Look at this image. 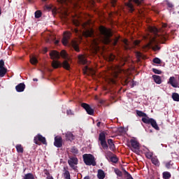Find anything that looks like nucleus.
<instances>
[{
    "label": "nucleus",
    "mask_w": 179,
    "mask_h": 179,
    "mask_svg": "<svg viewBox=\"0 0 179 179\" xmlns=\"http://www.w3.org/2000/svg\"><path fill=\"white\" fill-rule=\"evenodd\" d=\"M51 59H53L52 62V66L55 69H57L58 68H62V66L64 69H66V71H69L71 69V65L69 63L66 61L64 60L63 63L62 64L61 62L55 60V59H59V58H64V59H68V53H66V51L65 50H62L60 54L58 52L57 50H52L50 54H49Z\"/></svg>",
    "instance_id": "nucleus-1"
},
{
    "label": "nucleus",
    "mask_w": 179,
    "mask_h": 179,
    "mask_svg": "<svg viewBox=\"0 0 179 179\" xmlns=\"http://www.w3.org/2000/svg\"><path fill=\"white\" fill-rule=\"evenodd\" d=\"M99 38L103 44H111L114 46L118 44V41L120 40L119 37H116L115 39L111 40V37H113V31H111L110 29H108L107 27L101 25L99 27Z\"/></svg>",
    "instance_id": "nucleus-2"
},
{
    "label": "nucleus",
    "mask_w": 179,
    "mask_h": 179,
    "mask_svg": "<svg viewBox=\"0 0 179 179\" xmlns=\"http://www.w3.org/2000/svg\"><path fill=\"white\" fill-rule=\"evenodd\" d=\"M99 141L103 150H108V146L110 150L112 151L115 150V144H114V141L111 138L108 139V141H106V133L104 131H102L99 134Z\"/></svg>",
    "instance_id": "nucleus-3"
},
{
    "label": "nucleus",
    "mask_w": 179,
    "mask_h": 179,
    "mask_svg": "<svg viewBox=\"0 0 179 179\" xmlns=\"http://www.w3.org/2000/svg\"><path fill=\"white\" fill-rule=\"evenodd\" d=\"M83 159L86 166H96V164L94 156L92 154H84L83 155Z\"/></svg>",
    "instance_id": "nucleus-4"
},
{
    "label": "nucleus",
    "mask_w": 179,
    "mask_h": 179,
    "mask_svg": "<svg viewBox=\"0 0 179 179\" xmlns=\"http://www.w3.org/2000/svg\"><path fill=\"white\" fill-rule=\"evenodd\" d=\"M141 121L144 124L151 125L154 129H156V131H160V127H159V125H157V122L155 120V119L150 117L142 118Z\"/></svg>",
    "instance_id": "nucleus-5"
},
{
    "label": "nucleus",
    "mask_w": 179,
    "mask_h": 179,
    "mask_svg": "<svg viewBox=\"0 0 179 179\" xmlns=\"http://www.w3.org/2000/svg\"><path fill=\"white\" fill-rule=\"evenodd\" d=\"M132 1L138 6H139V5L141 3V0H129L128 2L125 3V6L128 9L129 12H130V13H132L135 11V7L134 6Z\"/></svg>",
    "instance_id": "nucleus-6"
},
{
    "label": "nucleus",
    "mask_w": 179,
    "mask_h": 179,
    "mask_svg": "<svg viewBox=\"0 0 179 179\" xmlns=\"http://www.w3.org/2000/svg\"><path fill=\"white\" fill-rule=\"evenodd\" d=\"M79 160L78 159V157H71L68 160V164L73 170L76 171L78 169L77 164L78 163Z\"/></svg>",
    "instance_id": "nucleus-7"
},
{
    "label": "nucleus",
    "mask_w": 179,
    "mask_h": 179,
    "mask_svg": "<svg viewBox=\"0 0 179 179\" xmlns=\"http://www.w3.org/2000/svg\"><path fill=\"white\" fill-rule=\"evenodd\" d=\"M34 142L36 145H40V142L43 143V145H47V140L45 137L43 136L41 134H38L34 138Z\"/></svg>",
    "instance_id": "nucleus-8"
},
{
    "label": "nucleus",
    "mask_w": 179,
    "mask_h": 179,
    "mask_svg": "<svg viewBox=\"0 0 179 179\" xmlns=\"http://www.w3.org/2000/svg\"><path fill=\"white\" fill-rule=\"evenodd\" d=\"M81 107L85 110L87 114L89 115H94V109L90 106L88 103H81Z\"/></svg>",
    "instance_id": "nucleus-9"
},
{
    "label": "nucleus",
    "mask_w": 179,
    "mask_h": 179,
    "mask_svg": "<svg viewBox=\"0 0 179 179\" xmlns=\"http://www.w3.org/2000/svg\"><path fill=\"white\" fill-rule=\"evenodd\" d=\"M71 36L72 33H71V31H65L64 33V36L62 40L63 45H68V44H69V40L71 39Z\"/></svg>",
    "instance_id": "nucleus-10"
},
{
    "label": "nucleus",
    "mask_w": 179,
    "mask_h": 179,
    "mask_svg": "<svg viewBox=\"0 0 179 179\" xmlns=\"http://www.w3.org/2000/svg\"><path fill=\"white\" fill-rule=\"evenodd\" d=\"M130 143L131 145V150L132 152H134V153H137L138 150H139V149H141V147L139 146V143L136 141V140L135 139H131L130 140Z\"/></svg>",
    "instance_id": "nucleus-11"
},
{
    "label": "nucleus",
    "mask_w": 179,
    "mask_h": 179,
    "mask_svg": "<svg viewBox=\"0 0 179 179\" xmlns=\"http://www.w3.org/2000/svg\"><path fill=\"white\" fill-rule=\"evenodd\" d=\"M168 85H171L172 87H179L178 82L174 76L170 77L168 81Z\"/></svg>",
    "instance_id": "nucleus-12"
},
{
    "label": "nucleus",
    "mask_w": 179,
    "mask_h": 179,
    "mask_svg": "<svg viewBox=\"0 0 179 179\" xmlns=\"http://www.w3.org/2000/svg\"><path fill=\"white\" fill-rule=\"evenodd\" d=\"M54 145L56 148H62V137L61 136H55Z\"/></svg>",
    "instance_id": "nucleus-13"
},
{
    "label": "nucleus",
    "mask_w": 179,
    "mask_h": 179,
    "mask_svg": "<svg viewBox=\"0 0 179 179\" xmlns=\"http://www.w3.org/2000/svg\"><path fill=\"white\" fill-rule=\"evenodd\" d=\"M83 34L85 37H94V30L93 29H86Z\"/></svg>",
    "instance_id": "nucleus-14"
},
{
    "label": "nucleus",
    "mask_w": 179,
    "mask_h": 179,
    "mask_svg": "<svg viewBox=\"0 0 179 179\" xmlns=\"http://www.w3.org/2000/svg\"><path fill=\"white\" fill-rule=\"evenodd\" d=\"M71 47L73 48V50H75L76 52H79L80 51V49H79V43L75 40L71 41Z\"/></svg>",
    "instance_id": "nucleus-15"
},
{
    "label": "nucleus",
    "mask_w": 179,
    "mask_h": 179,
    "mask_svg": "<svg viewBox=\"0 0 179 179\" xmlns=\"http://www.w3.org/2000/svg\"><path fill=\"white\" fill-rule=\"evenodd\" d=\"M24 89H26L24 83H20L15 86V90L18 92H24Z\"/></svg>",
    "instance_id": "nucleus-16"
},
{
    "label": "nucleus",
    "mask_w": 179,
    "mask_h": 179,
    "mask_svg": "<svg viewBox=\"0 0 179 179\" xmlns=\"http://www.w3.org/2000/svg\"><path fill=\"white\" fill-rule=\"evenodd\" d=\"M65 136L66 141H70V142H72V141H75V136L71 131H68L67 133H66Z\"/></svg>",
    "instance_id": "nucleus-17"
},
{
    "label": "nucleus",
    "mask_w": 179,
    "mask_h": 179,
    "mask_svg": "<svg viewBox=\"0 0 179 179\" xmlns=\"http://www.w3.org/2000/svg\"><path fill=\"white\" fill-rule=\"evenodd\" d=\"M152 79L154 80V82H155V83H157V85L162 84V78L159 76L153 75Z\"/></svg>",
    "instance_id": "nucleus-18"
},
{
    "label": "nucleus",
    "mask_w": 179,
    "mask_h": 179,
    "mask_svg": "<svg viewBox=\"0 0 179 179\" xmlns=\"http://www.w3.org/2000/svg\"><path fill=\"white\" fill-rule=\"evenodd\" d=\"M151 162L152 163V164H154L155 166H157V167H159V166H160V162L159 161V159H157V157H152L151 158Z\"/></svg>",
    "instance_id": "nucleus-19"
},
{
    "label": "nucleus",
    "mask_w": 179,
    "mask_h": 179,
    "mask_svg": "<svg viewBox=\"0 0 179 179\" xmlns=\"http://www.w3.org/2000/svg\"><path fill=\"white\" fill-rule=\"evenodd\" d=\"M97 177L99 179H104L106 178V173H104V171L101 169L98 170V174Z\"/></svg>",
    "instance_id": "nucleus-20"
},
{
    "label": "nucleus",
    "mask_w": 179,
    "mask_h": 179,
    "mask_svg": "<svg viewBox=\"0 0 179 179\" xmlns=\"http://www.w3.org/2000/svg\"><path fill=\"white\" fill-rule=\"evenodd\" d=\"M136 113L138 117H143L142 118H149V116L142 110H136Z\"/></svg>",
    "instance_id": "nucleus-21"
},
{
    "label": "nucleus",
    "mask_w": 179,
    "mask_h": 179,
    "mask_svg": "<svg viewBox=\"0 0 179 179\" xmlns=\"http://www.w3.org/2000/svg\"><path fill=\"white\" fill-rule=\"evenodd\" d=\"M78 60L81 64H83V65H85V64L87 62V61L86 60V58L83 55H78Z\"/></svg>",
    "instance_id": "nucleus-22"
},
{
    "label": "nucleus",
    "mask_w": 179,
    "mask_h": 179,
    "mask_svg": "<svg viewBox=\"0 0 179 179\" xmlns=\"http://www.w3.org/2000/svg\"><path fill=\"white\" fill-rule=\"evenodd\" d=\"M93 72V69L87 67V66H86L84 69H83V73L84 75H90V73Z\"/></svg>",
    "instance_id": "nucleus-23"
},
{
    "label": "nucleus",
    "mask_w": 179,
    "mask_h": 179,
    "mask_svg": "<svg viewBox=\"0 0 179 179\" xmlns=\"http://www.w3.org/2000/svg\"><path fill=\"white\" fill-rule=\"evenodd\" d=\"M15 149L17 152V153H23L24 150H23V146H22L21 144H18L15 146Z\"/></svg>",
    "instance_id": "nucleus-24"
},
{
    "label": "nucleus",
    "mask_w": 179,
    "mask_h": 179,
    "mask_svg": "<svg viewBox=\"0 0 179 179\" xmlns=\"http://www.w3.org/2000/svg\"><path fill=\"white\" fill-rule=\"evenodd\" d=\"M8 72V69H0V78H3Z\"/></svg>",
    "instance_id": "nucleus-25"
},
{
    "label": "nucleus",
    "mask_w": 179,
    "mask_h": 179,
    "mask_svg": "<svg viewBox=\"0 0 179 179\" xmlns=\"http://www.w3.org/2000/svg\"><path fill=\"white\" fill-rule=\"evenodd\" d=\"M163 178L164 179H170L171 178V173L169 171H165L163 173Z\"/></svg>",
    "instance_id": "nucleus-26"
},
{
    "label": "nucleus",
    "mask_w": 179,
    "mask_h": 179,
    "mask_svg": "<svg viewBox=\"0 0 179 179\" xmlns=\"http://www.w3.org/2000/svg\"><path fill=\"white\" fill-rule=\"evenodd\" d=\"M113 155H114L113 152H111V151H106L105 152V156H106L107 160H109Z\"/></svg>",
    "instance_id": "nucleus-27"
},
{
    "label": "nucleus",
    "mask_w": 179,
    "mask_h": 179,
    "mask_svg": "<svg viewBox=\"0 0 179 179\" xmlns=\"http://www.w3.org/2000/svg\"><path fill=\"white\" fill-rule=\"evenodd\" d=\"M172 99H173V101H179V94L176 92L173 93Z\"/></svg>",
    "instance_id": "nucleus-28"
},
{
    "label": "nucleus",
    "mask_w": 179,
    "mask_h": 179,
    "mask_svg": "<svg viewBox=\"0 0 179 179\" xmlns=\"http://www.w3.org/2000/svg\"><path fill=\"white\" fill-rule=\"evenodd\" d=\"M108 160L112 163H118V157L115 155H114L112 157H110Z\"/></svg>",
    "instance_id": "nucleus-29"
},
{
    "label": "nucleus",
    "mask_w": 179,
    "mask_h": 179,
    "mask_svg": "<svg viewBox=\"0 0 179 179\" xmlns=\"http://www.w3.org/2000/svg\"><path fill=\"white\" fill-rule=\"evenodd\" d=\"M30 63H31L32 65H36V64L38 63V60H37V58L33 57H31V58H30Z\"/></svg>",
    "instance_id": "nucleus-30"
},
{
    "label": "nucleus",
    "mask_w": 179,
    "mask_h": 179,
    "mask_svg": "<svg viewBox=\"0 0 179 179\" xmlns=\"http://www.w3.org/2000/svg\"><path fill=\"white\" fill-rule=\"evenodd\" d=\"M24 179H34V176L32 173H27L24 176Z\"/></svg>",
    "instance_id": "nucleus-31"
},
{
    "label": "nucleus",
    "mask_w": 179,
    "mask_h": 179,
    "mask_svg": "<svg viewBox=\"0 0 179 179\" xmlns=\"http://www.w3.org/2000/svg\"><path fill=\"white\" fill-rule=\"evenodd\" d=\"M124 45V50H131V48L129 47V44L128 43V40L125 39L123 41Z\"/></svg>",
    "instance_id": "nucleus-32"
},
{
    "label": "nucleus",
    "mask_w": 179,
    "mask_h": 179,
    "mask_svg": "<svg viewBox=\"0 0 179 179\" xmlns=\"http://www.w3.org/2000/svg\"><path fill=\"white\" fill-rule=\"evenodd\" d=\"M71 153H73L74 155H78V153H79V150L75 146H73L71 148Z\"/></svg>",
    "instance_id": "nucleus-33"
},
{
    "label": "nucleus",
    "mask_w": 179,
    "mask_h": 179,
    "mask_svg": "<svg viewBox=\"0 0 179 179\" xmlns=\"http://www.w3.org/2000/svg\"><path fill=\"white\" fill-rule=\"evenodd\" d=\"M114 171H115V174L118 176V177H122V172L121 171H120V169L115 168L114 169Z\"/></svg>",
    "instance_id": "nucleus-34"
},
{
    "label": "nucleus",
    "mask_w": 179,
    "mask_h": 179,
    "mask_svg": "<svg viewBox=\"0 0 179 179\" xmlns=\"http://www.w3.org/2000/svg\"><path fill=\"white\" fill-rule=\"evenodd\" d=\"M43 15V13H41V10H36L35 12V17L36 19H39V17H41V15Z\"/></svg>",
    "instance_id": "nucleus-35"
},
{
    "label": "nucleus",
    "mask_w": 179,
    "mask_h": 179,
    "mask_svg": "<svg viewBox=\"0 0 179 179\" xmlns=\"http://www.w3.org/2000/svg\"><path fill=\"white\" fill-rule=\"evenodd\" d=\"M0 69H6V68H5V62L3 59L0 60Z\"/></svg>",
    "instance_id": "nucleus-36"
},
{
    "label": "nucleus",
    "mask_w": 179,
    "mask_h": 179,
    "mask_svg": "<svg viewBox=\"0 0 179 179\" xmlns=\"http://www.w3.org/2000/svg\"><path fill=\"white\" fill-rule=\"evenodd\" d=\"M114 59H115V55L110 54L108 56V61H110V62H113V61H114Z\"/></svg>",
    "instance_id": "nucleus-37"
},
{
    "label": "nucleus",
    "mask_w": 179,
    "mask_h": 179,
    "mask_svg": "<svg viewBox=\"0 0 179 179\" xmlns=\"http://www.w3.org/2000/svg\"><path fill=\"white\" fill-rule=\"evenodd\" d=\"M154 64H162V60L159 57H155L153 59Z\"/></svg>",
    "instance_id": "nucleus-38"
},
{
    "label": "nucleus",
    "mask_w": 179,
    "mask_h": 179,
    "mask_svg": "<svg viewBox=\"0 0 179 179\" xmlns=\"http://www.w3.org/2000/svg\"><path fill=\"white\" fill-rule=\"evenodd\" d=\"M152 72H154V73H156L157 75H162V71L157 69H152Z\"/></svg>",
    "instance_id": "nucleus-39"
},
{
    "label": "nucleus",
    "mask_w": 179,
    "mask_h": 179,
    "mask_svg": "<svg viewBox=\"0 0 179 179\" xmlns=\"http://www.w3.org/2000/svg\"><path fill=\"white\" fill-rule=\"evenodd\" d=\"M124 173H125V175H126L127 179H134V178H132V176H131V175H130V173H128V171H124Z\"/></svg>",
    "instance_id": "nucleus-40"
},
{
    "label": "nucleus",
    "mask_w": 179,
    "mask_h": 179,
    "mask_svg": "<svg viewBox=\"0 0 179 179\" xmlns=\"http://www.w3.org/2000/svg\"><path fill=\"white\" fill-rule=\"evenodd\" d=\"M66 115H75V113H73V111H72V110L68 109L66 110Z\"/></svg>",
    "instance_id": "nucleus-41"
},
{
    "label": "nucleus",
    "mask_w": 179,
    "mask_h": 179,
    "mask_svg": "<svg viewBox=\"0 0 179 179\" xmlns=\"http://www.w3.org/2000/svg\"><path fill=\"white\" fill-rule=\"evenodd\" d=\"M145 156H146L147 159H152V157H153V154L152 152H146Z\"/></svg>",
    "instance_id": "nucleus-42"
},
{
    "label": "nucleus",
    "mask_w": 179,
    "mask_h": 179,
    "mask_svg": "<svg viewBox=\"0 0 179 179\" xmlns=\"http://www.w3.org/2000/svg\"><path fill=\"white\" fill-rule=\"evenodd\" d=\"M153 51H159L160 50V47L157 45H155L152 47Z\"/></svg>",
    "instance_id": "nucleus-43"
},
{
    "label": "nucleus",
    "mask_w": 179,
    "mask_h": 179,
    "mask_svg": "<svg viewBox=\"0 0 179 179\" xmlns=\"http://www.w3.org/2000/svg\"><path fill=\"white\" fill-rule=\"evenodd\" d=\"M43 173H44V174H45V176H47V177H48V176H50V171H48V170H47V169H44V170H43Z\"/></svg>",
    "instance_id": "nucleus-44"
},
{
    "label": "nucleus",
    "mask_w": 179,
    "mask_h": 179,
    "mask_svg": "<svg viewBox=\"0 0 179 179\" xmlns=\"http://www.w3.org/2000/svg\"><path fill=\"white\" fill-rule=\"evenodd\" d=\"M134 45H138V44H141V41H135L134 42Z\"/></svg>",
    "instance_id": "nucleus-45"
},
{
    "label": "nucleus",
    "mask_w": 179,
    "mask_h": 179,
    "mask_svg": "<svg viewBox=\"0 0 179 179\" xmlns=\"http://www.w3.org/2000/svg\"><path fill=\"white\" fill-rule=\"evenodd\" d=\"M115 3H117V1L113 0L112 1V6H115Z\"/></svg>",
    "instance_id": "nucleus-46"
},
{
    "label": "nucleus",
    "mask_w": 179,
    "mask_h": 179,
    "mask_svg": "<svg viewBox=\"0 0 179 179\" xmlns=\"http://www.w3.org/2000/svg\"><path fill=\"white\" fill-rule=\"evenodd\" d=\"M151 31H153L154 33H157V29L156 28H152Z\"/></svg>",
    "instance_id": "nucleus-47"
},
{
    "label": "nucleus",
    "mask_w": 179,
    "mask_h": 179,
    "mask_svg": "<svg viewBox=\"0 0 179 179\" xmlns=\"http://www.w3.org/2000/svg\"><path fill=\"white\" fill-rule=\"evenodd\" d=\"M100 125H101V122H98L96 123V127H98V128H100Z\"/></svg>",
    "instance_id": "nucleus-48"
},
{
    "label": "nucleus",
    "mask_w": 179,
    "mask_h": 179,
    "mask_svg": "<svg viewBox=\"0 0 179 179\" xmlns=\"http://www.w3.org/2000/svg\"><path fill=\"white\" fill-rule=\"evenodd\" d=\"M168 6H169V8H173V6H174L171 3H169Z\"/></svg>",
    "instance_id": "nucleus-49"
},
{
    "label": "nucleus",
    "mask_w": 179,
    "mask_h": 179,
    "mask_svg": "<svg viewBox=\"0 0 179 179\" xmlns=\"http://www.w3.org/2000/svg\"><path fill=\"white\" fill-rule=\"evenodd\" d=\"M45 8H46V9H48V10H51V6H46Z\"/></svg>",
    "instance_id": "nucleus-50"
},
{
    "label": "nucleus",
    "mask_w": 179,
    "mask_h": 179,
    "mask_svg": "<svg viewBox=\"0 0 179 179\" xmlns=\"http://www.w3.org/2000/svg\"><path fill=\"white\" fill-rule=\"evenodd\" d=\"M46 178L47 179H54V178H52V176H51V175H49V176H47Z\"/></svg>",
    "instance_id": "nucleus-51"
},
{
    "label": "nucleus",
    "mask_w": 179,
    "mask_h": 179,
    "mask_svg": "<svg viewBox=\"0 0 179 179\" xmlns=\"http://www.w3.org/2000/svg\"><path fill=\"white\" fill-rule=\"evenodd\" d=\"M74 31H75V33H76V34L79 33V30H78V29H74Z\"/></svg>",
    "instance_id": "nucleus-52"
},
{
    "label": "nucleus",
    "mask_w": 179,
    "mask_h": 179,
    "mask_svg": "<svg viewBox=\"0 0 179 179\" xmlns=\"http://www.w3.org/2000/svg\"><path fill=\"white\" fill-rule=\"evenodd\" d=\"M84 179H90V176H85V177L84 178Z\"/></svg>",
    "instance_id": "nucleus-53"
},
{
    "label": "nucleus",
    "mask_w": 179,
    "mask_h": 179,
    "mask_svg": "<svg viewBox=\"0 0 179 179\" xmlns=\"http://www.w3.org/2000/svg\"><path fill=\"white\" fill-rule=\"evenodd\" d=\"M59 41H58V40H57V41H55V44H59Z\"/></svg>",
    "instance_id": "nucleus-54"
},
{
    "label": "nucleus",
    "mask_w": 179,
    "mask_h": 179,
    "mask_svg": "<svg viewBox=\"0 0 179 179\" xmlns=\"http://www.w3.org/2000/svg\"><path fill=\"white\" fill-rule=\"evenodd\" d=\"M33 80L34 82H37L38 80L37 78H34Z\"/></svg>",
    "instance_id": "nucleus-55"
},
{
    "label": "nucleus",
    "mask_w": 179,
    "mask_h": 179,
    "mask_svg": "<svg viewBox=\"0 0 179 179\" xmlns=\"http://www.w3.org/2000/svg\"><path fill=\"white\" fill-rule=\"evenodd\" d=\"M2 15V8H0V16Z\"/></svg>",
    "instance_id": "nucleus-56"
},
{
    "label": "nucleus",
    "mask_w": 179,
    "mask_h": 179,
    "mask_svg": "<svg viewBox=\"0 0 179 179\" xmlns=\"http://www.w3.org/2000/svg\"><path fill=\"white\" fill-rule=\"evenodd\" d=\"M76 26H79V22L75 23Z\"/></svg>",
    "instance_id": "nucleus-57"
},
{
    "label": "nucleus",
    "mask_w": 179,
    "mask_h": 179,
    "mask_svg": "<svg viewBox=\"0 0 179 179\" xmlns=\"http://www.w3.org/2000/svg\"><path fill=\"white\" fill-rule=\"evenodd\" d=\"M42 1H43V2H46L47 0H42Z\"/></svg>",
    "instance_id": "nucleus-58"
},
{
    "label": "nucleus",
    "mask_w": 179,
    "mask_h": 179,
    "mask_svg": "<svg viewBox=\"0 0 179 179\" xmlns=\"http://www.w3.org/2000/svg\"><path fill=\"white\" fill-rule=\"evenodd\" d=\"M164 41H166V40H167L166 38H164Z\"/></svg>",
    "instance_id": "nucleus-59"
},
{
    "label": "nucleus",
    "mask_w": 179,
    "mask_h": 179,
    "mask_svg": "<svg viewBox=\"0 0 179 179\" xmlns=\"http://www.w3.org/2000/svg\"><path fill=\"white\" fill-rule=\"evenodd\" d=\"M45 52H47V48L45 49Z\"/></svg>",
    "instance_id": "nucleus-60"
},
{
    "label": "nucleus",
    "mask_w": 179,
    "mask_h": 179,
    "mask_svg": "<svg viewBox=\"0 0 179 179\" xmlns=\"http://www.w3.org/2000/svg\"><path fill=\"white\" fill-rule=\"evenodd\" d=\"M134 85H135V84L133 83L132 87H134Z\"/></svg>",
    "instance_id": "nucleus-61"
},
{
    "label": "nucleus",
    "mask_w": 179,
    "mask_h": 179,
    "mask_svg": "<svg viewBox=\"0 0 179 179\" xmlns=\"http://www.w3.org/2000/svg\"><path fill=\"white\" fill-rule=\"evenodd\" d=\"M134 85H135V84L133 83L132 87H134Z\"/></svg>",
    "instance_id": "nucleus-62"
},
{
    "label": "nucleus",
    "mask_w": 179,
    "mask_h": 179,
    "mask_svg": "<svg viewBox=\"0 0 179 179\" xmlns=\"http://www.w3.org/2000/svg\"><path fill=\"white\" fill-rule=\"evenodd\" d=\"M164 27H166V25H164Z\"/></svg>",
    "instance_id": "nucleus-63"
},
{
    "label": "nucleus",
    "mask_w": 179,
    "mask_h": 179,
    "mask_svg": "<svg viewBox=\"0 0 179 179\" xmlns=\"http://www.w3.org/2000/svg\"><path fill=\"white\" fill-rule=\"evenodd\" d=\"M69 1H72V0H69Z\"/></svg>",
    "instance_id": "nucleus-64"
}]
</instances>
